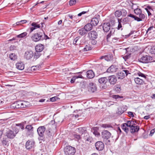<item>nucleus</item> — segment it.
I'll use <instances>...</instances> for the list:
<instances>
[{"label": "nucleus", "mask_w": 155, "mask_h": 155, "mask_svg": "<svg viewBox=\"0 0 155 155\" xmlns=\"http://www.w3.org/2000/svg\"><path fill=\"white\" fill-rule=\"evenodd\" d=\"M49 38L45 34L43 31L34 34L31 37L32 40L35 42L42 41Z\"/></svg>", "instance_id": "f257e3e1"}, {"label": "nucleus", "mask_w": 155, "mask_h": 155, "mask_svg": "<svg viewBox=\"0 0 155 155\" xmlns=\"http://www.w3.org/2000/svg\"><path fill=\"white\" fill-rule=\"evenodd\" d=\"M102 26L104 31L105 32H107L110 30V32L107 36V39H108L114 33L115 30L113 28L110 29L111 27L110 26L109 23H107V22L104 23L102 24Z\"/></svg>", "instance_id": "f03ea898"}, {"label": "nucleus", "mask_w": 155, "mask_h": 155, "mask_svg": "<svg viewBox=\"0 0 155 155\" xmlns=\"http://www.w3.org/2000/svg\"><path fill=\"white\" fill-rule=\"evenodd\" d=\"M111 136V134L107 130H104L101 133V137L103 141L107 142L108 144H110L109 138Z\"/></svg>", "instance_id": "7ed1b4c3"}, {"label": "nucleus", "mask_w": 155, "mask_h": 155, "mask_svg": "<svg viewBox=\"0 0 155 155\" xmlns=\"http://www.w3.org/2000/svg\"><path fill=\"white\" fill-rule=\"evenodd\" d=\"M64 153L66 155H74L76 152V149L70 146L66 147L64 149Z\"/></svg>", "instance_id": "20e7f679"}, {"label": "nucleus", "mask_w": 155, "mask_h": 155, "mask_svg": "<svg viewBox=\"0 0 155 155\" xmlns=\"http://www.w3.org/2000/svg\"><path fill=\"white\" fill-rule=\"evenodd\" d=\"M33 124L27 125L25 129L26 130V133L28 136L32 135L34 134V128Z\"/></svg>", "instance_id": "39448f33"}, {"label": "nucleus", "mask_w": 155, "mask_h": 155, "mask_svg": "<svg viewBox=\"0 0 155 155\" xmlns=\"http://www.w3.org/2000/svg\"><path fill=\"white\" fill-rule=\"evenodd\" d=\"M139 61L143 63H147L151 62L152 60L151 57L148 55L143 56L138 59Z\"/></svg>", "instance_id": "423d86ee"}, {"label": "nucleus", "mask_w": 155, "mask_h": 155, "mask_svg": "<svg viewBox=\"0 0 155 155\" xmlns=\"http://www.w3.org/2000/svg\"><path fill=\"white\" fill-rule=\"evenodd\" d=\"M45 130V128L44 126L39 127L37 129V132L41 140H43L44 138V133Z\"/></svg>", "instance_id": "0eeeda50"}, {"label": "nucleus", "mask_w": 155, "mask_h": 155, "mask_svg": "<svg viewBox=\"0 0 155 155\" xmlns=\"http://www.w3.org/2000/svg\"><path fill=\"white\" fill-rule=\"evenodd\" d=\"M129 71L127 70H123L117 73V77L118 79H122L125 76H127L128 74H130Z\"/></svg>", "instance_id": "6e6552de"}, {"label": "nucleus", "mask_w": 155, "mask_h": 155, "mask_svg": "<svg viewBox=\"0 0 155 155\" xmlns=\"http://www.w3.org/2000/svg\"><path fill=\"white\" fill-rule=\"evenodd\" d=\"M5 135L8 139H13L16 136L14 131L9 129H8L5 133Z\"/></svg>", "instance_id": "1a4fd4ad"}, {"label": "nucleus", "mask_w": 155, "mask_h": 155, "mask_svg": "<svg viewBox=\"0 0 155 155\" xmlns=\"http://www.w3.org/2000/svg\"><path fill=\"white\" fill-rule=\"evenodd\" d=\"M88 38L90 39H96L98 37L97 32L95 31H92L88 34Z\"/></svg>", "instance_id": "9d476101"}, {"label": "nucleus", "mask_w": 155, "mask_h": 155, "mask_svg": "<svg viewBox=\"0 0 155 155\" xmlns=\"http://www.w3.org/2000/svg\"><path fill=\"white\" fill-rule=\"evenodd\" d=\"M34 55V53L32 51L28 50L25 52L24 57L27 60H30L33 57Z\"/></svg>", "instance_id": "9b49d317"}, {"label": "nucleus", "mask_w": 155, "mask_h": 155, "mask_svg": "<svg viewBox=\"0 0 155 155\" xmlns=\"http://www.w3.org/2000/svg\"><path fill=\"white\" fill-rule=\"evenodd\" d=\"M88 90L89 91L92 93L94 92L97 90V87L96 84L93 82L89 83L88 86Z\"/></svg>", "instance_id": "f8f14e48"}, {"label": "nucleus", "mask_w": 155, "mask_h": 155, "mask_svg": "<svg viewBox=\"0 0 155 155\" xmlns=\"http://www.w3.org/2000/svg\"><path fill=\"white\" fill-rule=\"evenodd\" d=\"M26 103L24 101H18L15 103V107L16 108H25L27 107Z\"/></svg>", "instance_id": "ddd939ff"}, {"label": "nucleus", "mask_w": 155, "mask_h": 155, "mask_svg": "<svg viewBox=\"0 0 155 155\" xmlns=\"http://www.w3.org/2000/svg\"><path fill=\"white\" fill-rule=\"evenodd\" d=\"M96 149L98 151L102 150L104 148V145L102 142L98 141L95 144Z\"/></svg>", "instance_id": "4468645a"}, {"label": "nucleus", "mask_w": 155, "mask_h": 155, "mask_svg": "<svg viewBox=\"0 0 155 155\" xmlns=\"http://www.w3.org/2000/svg\"><path fill=\"white\" fill-rule=\"evenodd\" d=\"M78 131L80 134H81V137H83L84 136H87L88 134L87 133V131L85 127H80L78 129Z\"/></svg>", "instance_id": "2eb2a0df"}, {"label": "nucleus", "mask_w": 155, "mask_h": 155, "mask_svg": "<svg viewBox=\"0 0 155 155\" xmlns=\"http://www.w3.org/2000/svg\"><path fill=\"white\" fill-rule=\"evenodd\" d=\"M107 79L108 81L111 84H114L117 81L116 77L114 75L109 76Z\"/></svg>", "instance_id": "dca6fc26"}, {"label": "nucleus", "mask_w": 155, "mask_h": 155, "mask_svg": "<svg viewBox=\"0 0 155 155\" xmlns=\"http://www.w3.org/2000/svg\"><path fill=\"white\" fill-rule=\"evenodd\" d=\"M118 69V67L117 66L112 65H111L107 70V72H113L116 71Z\"/></svg>", "instance_id": "f3484780"}, {"label": "nucleus", "mask_w": 155, "mask_h": 155, "mask_svg": "<svg viewBox=\"0 0 155 155\" xmlns=\"http://www.w3.org/2000/svg\"><path fill=\"white\" fill-rule=\"evenodd\" d=\"M87 77L88 79L93 78L95 76L94 72L92 70H89L86 72Z\"/></svg>", "instance_id": "a211bd4d"}, {"label": "nucleus", "mask_w": 155, "mask_h": 155, "mask_svg": "<svg viewBox=\"0 0 155 155\" xmlns=\"http://www.w3.org/2000/svg\"><path fill=\"white\" fill-rule=\"evenodd\" d=\"M35 145V142L28 140L25 144V147L27 149H30L33 147Z\"/></svg>", "instance_id": "6ab92c4d"}, {"label": "nucleus", "mask_w": 155, "mask_h": 155, "mask_svg": "<svg viewBox=\"0 0 155 155\" xmlns=\"http://www.w3.org/2000/svg\"><path fill=\"white\" fill-rule=\"evenodd\" d=\"M140 129V127L137 125H134L132 126L130 129V131L132 133L137 132Z\"/></svg>", "instance_id": "aec40b11"}, {"label": "nucleus", "mask_w": 155, "mask_h": 155, "mask_svg": "<svg viewBox=\"0 0 155 155\" xmlns=\"http://www.w3.org/2000/svg\"><path fill=\"white\" fill-rule=\"evenodd\" d=\"M44 48V45L41 44H38L35 47V49L36 51L41 52L42 51Z\"/></svg>", "instance_id": "412c9836"}, {"label": "nucleus", "mask_w": 155, "mask_h": 155, "mask_svg": "<svg viewBox=\"0 0 155 155\" xmlns=\"http://www.w3.org/2000/svg\"><path fill=\"white\" fill-rule=\"evenodd\" d=\"M1 142L2 145L5 147L8 146L9 143V140L7 138H3Z\"/></svg>", "instance_id": "4be33fe9"}, {"label": "nucleus", "mask_w": 155, "mask_h": 155, "mask_svg": "<svg viewBox=\"0 0 155 155\" xmlns=\"http://www.w3.org/2000/svg\"><path fill=\"white\" fill-rule=\"evenodd\" d=\"M24 66L22 62H18L16 64V68L19 70H23L24 68Z\"/></svg>", "instance_id": "5701e85b"}, {"label": "nucleus", "mask_w": 155, "mask_h": 155, "mask_svg": "<svg viewBox=\"0 0 155 155\" xmlns=\"http://www.w3.org/2000/svg\"><path fill=\"white\" fill-rule=\"evenodd\" d=\"M126 110V108L123 106H120L118 108L117 113L119 115L121 114Z\"/></svg>", "instance_id": "b1692460"}, {"label": "nucleus", "mask_w": 155, "mask_h": 155, "mask_svg": "<svg viewBox=\"0 0 155 155\" xmlns=\"http://www.w3.org/2000/svg\"><path fill=\"white\" fill-rule=\"evenodd\" d=\"M84 28L87 32L90 31L92 29L93 25L91 23H88L85 25Z\"/></svg>", "instance_id": "393cba45"}, {"label": "nucleus", "mask_w": 155, "mask_h": 155, "mask_svg": "<svg viewBox=\"0 0 155 155\" xmlns=\"http://www.w3.org/2000/svg\"><path fill=\"white\" fill-rule=\"evenodd\" d=\"M83 137L85 142L88 144H89L92 140V138L90 137L88 134L87 136H84Z\"/></svg>", "instance_id": "a878e982"}, {"label": "nucleus", "mask_w": 155, "mask_h": 155, "mask_svg": "<svg viewBox=\"0 0 155 155\" xmlns=\"http://www.w3.org/2000/svg\"><path fill=\"white\" fill-rule=\"evenodd\" d=\"M135 83L138 84H143L144 82V81L139 78H136L134 79Z\"/></svg>", "instance_id": "bb28decb"}, {"label": "nucleus", "mask_w": 155, "mask_h": 155, "mask_svg": "<svg viewBox=\"0 0 155 155\" xmlns=\"http://www.w3.org/2000/svg\"><path fill=\"white\" fill-rule=\"evenodd\" d=\"M108 81V79L107 77H102L98 79L99 82L101 84H105Z\"/></svg>", "instance_id": "cd10ccee"}, {"label": "nucleus", "mask_w": 155, "mask_h": 155, "mask_svg": "<svg viewBox=\"0 0 155 155\" xmlns=\"http://www.w3.org/2000/svg\"><path fill=\"white\" fill-rule=\"evenodd\" d=\"M98 130L97 127H94L91 129V131L95 136H98L100 135L98 131Z\"/></svg>", "instance_id": "c85d7f7f"}, {"label": "nucleus", "mask_w": 155, "mask_h": 155, "mask_svg": "<svg viewBox=\"0 0 155 155\" xmlns=\"http://www.w3.org/2000/svg\"><path fill=\"white\" fill-rule=\"evenodd\" d=\"M99 22L98 19L97 18H93L91 21V24L93 26H96Z\"/></svg>", "instance_id": "c756f323"}, {"label": "nucleus", "mask_w": 155, "mask_h": 155, "mask_svg": "<svg viewBox=\"0 0 155 155\" xmlns=\"http://www.w3.org/2000/svg\"><path fill=\"white\" fill-rule=\"evenodd\" d=\"M78 33L81 35L83 36L87 33V31L84 28L80 29L78 31Z\"/></svg>", "instance_id": "7c9ffc66"}, {"label": "nucleus", "mask_w": 155, "mask_h": 155, "mask_svg": "<svg viewBox=\"0 0 155 155\" xmlns=\"http://www.w3.org/2000/svg\"><path fill=\"white\" fill-rule=\"evenodd\" d=\"M125 124H126L127 127H129L130 128L134 125H136L135 123H134V121L132 120H128Z\"/></svg>", "instance_id": "2f4dec72"}, {"label": "nucleus", "mask_w": 155, "mask_h": 155, "mask_svg": "<svg viewBox=\"0 0 155 155\" xmlns=\"http://www.w3.org/2000/svg\"><path fill=\"white\" fill-rule=\"evenodd\" d=\"M121 128L126 133H127L129 129L125 123L121 125Z\"/></svg>", "instance_id": "473e14b6"}, {"label": "nucleus", "mask_w": 155, "mask_h": 155, "mask_svg": "<svg viewBox=\"0 0 155 155\" xmlns=\"http://www.w3.org/2000/svg\"><path fill=\"white\" fill-rule=\"evenodd\" d=\"M78 78H83V77L81 75L78 76H74L71 79V83L72 84L74 83L76 79Z\"/></svg>", "instance_id": "72a5a7b5"}, {"label": "nucleus", "mask_w": 155, "mask_h": 155, "mask_svg": "<svg viewBox=\"0 0 155 155\" xmlns=\"http://www.w3.org/2000/svg\"><path fill=\"white\" fill-rule=\"evenodd\" d=\"M41 54L40 53V52L38 51H36L34 55V59L36 60L41 56Z\"/></svg>", "instance_id": "f704fd0d"}, {"label": "nucleus", "mask_w": 155, "mask_h": 155, "mask_svg": "<svg viewBox=\"0 0 155 155\" xmlns=\"http://www.w3.org/2000/svg\"><path fill=\"white\" fill-rule=\"evenodd\" d=\"M113 57L112 54H109L108 55H106L105 60L107 61H110L113 59Z\"/></svg>", "instance_id": "c9c22d12"}, {"label": "nucleus", "mask_w": 155, "mask_h": 155, "mask_svg": "<svg viewBox=\"0 0 155 155\" xmlns=\"http://www.w3.org/2000/svg\"><path fill=\"white\" fill-rule=\"evenodd\" d=\"M130 21V18L128 17L124 18L122 20V23L123 24L128 23Z\"/></svg>", "instance_id": "e433bc0d"}, {"label": "nucleus", "mask_w": 155, "mask_h": 155, "mask_svg": "<svg viewBox=\"0 0 155 155\" xmlns=\"http://www.w3.org/2000/svg\"><path fill=\"white\" fill-rule=\"evenodd\" d=\"M27 35V33L25 32L17 36L18 38H23L25 37Z\"/></svg>", "instance_id": "4c0bfd02"}, {"label": "nucleus", "mask_w": 155, "mask_h": 155, "mask_svg": "<svg viewBox=\"0 0 155 155\" xmlns=\"http://www.w3.org/2000/svg\"><path fill=\"white\" fill-rule=\"evenodd\" d=\"M9 58L11 60H15L17 59V56L15 54L11 53L9 55Z\"/></svg>", "instance_id": "58836bf2"}, {"label": "nucleus", "mask_w": 155, "mask_h": 155, "mask_svg": "<svg viewBox=\"0 0 155 155\" xmlns=\"http://www.w3.org/2000/svg\"><path fill=\"white\" fill-rule=\"evenodd\" d=\"M101 127L105 128H113V126L111 124H103L101 125Z\"/></svg>", "instance_id": "ea45409f"}, {"label": "nucleus", "mask_w": 155, "mask_h": 155, "mask_svg": "<svg viewBox=\"0 0 155 155\" xmlns=\"http://www.w3.org/2000/svg\"><path fill=\"white\" fill-rule=\"evenodd\" d=\"M80 38V37L79 36L77 37H76L74 40L73 41V43L74 44H75L76 45H77L80 44L79 42H78V40H79Z\"/></svg>", "instance_id": "a19ab883"}, {"label": "nucleus", "mask_w": 155, "mask_h": 155, "mask_svg": "<svg viewBox=\"0 0 155 155\" xmlns=\"http://www.w3.org/2000/svg\"><path fill=\"white\" fill-rule=\"evenodd\" d=\"M122 15V13L120 10H117L115 11V15L116 17H119Z\"/></svg>", "instance_id": "79ce46f5"}, {"label": "nucleus", "mask_w": 155, "mask_h": 155, "mask_svg": "<svg viewBox=\"0 0 155 155\" xmlns=\"http://www.w3.org/2000/svg\"><path fill=\"white\" fill-rule=\"evenodd\" d=\"M121 86L120 85H117L115 86V90L117 93L120 92L121 90Z\"/></svg>", "instance_id": "37998d69"}, {"label": "nucleus", "mask_w": 155, "mask_h": 155, "mask_svg": "<svg viewBox=\"0 0 155 155\" xmlns=\"http://www.w3.org/2000/svg\"><path fill=\"white\" fill-rule=\"evenodd\" d=\"M134 13L137 15H139L140 13H142L141 10L138 8L134 9Z\"/></svg>", "instance_id": "c03bdc74"}, {"label": "nucleus", "mask_w": 155, "mask_h": 155, "mask_svg": "<svg viewBox=\"0 0 155 155\" xmlns=\"http://www.w3.org/2000/svg\"><path fill=\"white\" fill-rule=\"evenodd\" d=\"M31 25L32 26L34 27L35 29L38 28H39L40 27V25L39 24H38L36 22H33L31 24Z\"/></svg>", "instance_id": "a18cd8bd"}, {"label": "nucleus", "mask_w": 155, "mask_h": 155, "mask_svg": "<svg viewBox=\"0 0 155 155\" xmlns=\"http://www.w3.org/2000/svg\"><path fill=\"white\" fill-rule=\"evenodd\" d=\"M153 28H155V27L153 25H152L151 26H150L148 29L147 30V33L148 34V33L149 34H150L151 32V31L152 30L154 31V30H153Z\"/></svg>", "instance_id": "49530a36"}, {"label": "nucleus", "mask_w": 155, "mask_h": 155, "mask_svg": "<svg viewBox=\"0 0 155 155\" xmlns=\"http://www.w3.org/2000/svg\"><path fill=\"white\" fill-rule=\"evenodd\" d=\"M115 21L114 20L111 19L110 20L109 22H107V23H109L110 26L112 27L115 24Z\"/></svg>", "instance_id": "de8ad7c7"}, {"label": "nucleus", "mask_w": 155, "mask_h": 155, "mask_svg": "<svg viewBox=\"0 0 155 155\" xmlns=\"http://www.w3.org/2000/svg\"><path fill=\"white\" fill-rule=\"evenodd\" d=\"M137 74L139 76L144 78H146V76L145 75L138 71L137 73Z\"/></svg>", "instance_id": "09e8293b"}, {"label": "nucleus", "mask_w": 155, "mask_h": 155, "mask_svg": "<svg viewBox=\"0 0 155 155\" xmlns=\"http://www.w3.org/2000/svg\"><path fill=\"white\" fill-rule=\"evenodd\" d=\"M27 21H26V20H22L20 21L17 22L16 23V24L17 25H19L21 24H22L25 23L27 22Z\"/></svg>", "instance_id": "8fccbe9b"}, {"label": "nucleus", "mask_w": 155, "mask_h": 155, "mask_svg": "<svg viewBox=\"0 0 155 155\" xmlns=\"http://www.w3.org/2000/svg\"><path fill=\"white\" fill-rule=\"evenodd\" d=\"M76 3V0H70L69 2V4L71 6L74 5Z\"/></svg>", "instance_id": "3c124183"}, {"label": "nucleus", "mask_w": 155, "mask_h": 155, "mask_svg": "<svg viewBox=\"0 0 155 155\" xmlns=\"http://www.w3.org/2000/svg\"><path fill=\"white\" fill-rule=\"evenodd\" d=\"M16 126H17L20 127V128L22 130H23L24 129V126L23 124L21 123L19 124H16Z\"/></svg>", "instance_id": "603ef678"}, {"label": "nucleus", "mask_w": 155, "mask_h": 155, "mask_svg": "<svg viewBox=\"0 0 155 155\" xmlns=\"http://www.w3.org/2000/svg\"><path fill=\"white\" fill-rule=\"evenodd\" d=\"M58 98L56 96H55L50 98V101H51L54 102L57 100Z\"/></svg>", "instance_id": "864d4df0"}, {"label": "nucleus", "mask_w": 155, "mask_h": 155, "mask_svg": "<svg viewBox=\"0 0 155 155\" xmlns=\"http://www.w3.org/2000/svg\"><path fill=\"white\" fill-rule=\"evenodd\" d=\"M74 136L76 140H78L81 139V137L79 135L74 134Z\"/></svg>", "instance_id": "5fc2aeb1"}, {"label": "nucleus", "mask_w": 155, "mask_h": 155, "mask_svg": "<svg viewBox=\"0 0 155 155\" xmlns=\"http://www.w3.org/2000/svg\"><path fill=\"white\" fill-rule=\"evenodd\" d=\"M91 49V48L88 45H86L85 48L84 49V51H87L90 50Z\"/></svg>", "instance_id": "6e6d98bb"}, {"label": "nucleus", "mask_w": 155, "mask_h": 155, "mask_svg": "<svg viewBox=\"0 0 155 155\" xmlns=\"http://www.w3.org/2000/svg\"><path fill=\"white\" fill-rule=\"evenodd\" d=\"M13 130L14 131V133L16 135L19 131V129L17 127H14Z\"/></svg>", "instance_id": "4d7b16f0"}, {"label": "nucleus", "mask_w": 155, "mask_h": 155, "mask_svg": "<svg viewBox=\"0 0 155 155\" xmlns=\"http://www.w3.org/2000/svg\"><path fill=\"white\" fill-rule=\"evenodd\" d=\"M150 51L152 54H155V45L152 47L150 49Z\"/></svg>", "instance_id": "13d9d810"}, {"label": "nucleus", "mask_w": 155, "mask_h": 155, "mask_svg": "<svg viewBox=\"0 0 155 155\" xmlns=\"http://www.w3.org/2000/svg\"><path fill=\"white\" fill-rule=\"evenodd\" d=\"M122 13V15L123 16H125L127 13L126 11L125 10H122L120 11Z\"/></svg>", "instance_id": "bf43d9fd"}, {"label": "nucleus", "mask_w": 155, "mask_h": 155, "mask_svg": "<svg viewBox=\"0 0 155 155\" xmlns=\"http://www.w3.org/2000/svg\"><path fill=\"white\" fill-rule=\"evenodd\" d=\"M139 15V18L140 19H141L142 20V19L144 18L145 17V15L144 14H142L141 13H140Z\"/></svg>", "instance_id": "052dcab7"}, {"label": "nucleus", "mask_w": 155, "mask_h": 155, "mask_svg": "<svg viewBox=\"0 0 155 155\" xmlns=\"http://www.w3.org/2000/svg\"><path fill=\"white\" fill-rule=\"evenodd\" d=\"M95 39H90L91 40V43L93 45H95L97 44V41L95 40Z\"/></svg>", "instance_id": "680f3d73"}, {"label": "nucleus", "mask_w": 155, "mask_h": 155, "mask_svg": "<svg viewBox=\"0 0 155 155\" xmlns=\"http://www.w3.org/2000/svg\"><path fill=\"white\" fill-rule=\"evenodd\" d=\"M87 12L88 11H83V12H81L79 13L78 14V16H81L83 14H84L87 13Z\"/></svg>", "instance_id": "e2e57ef3"}, {"label": "nucleus", "mask_w": 155, "mask_h": 155, "mask_svg": "<svg viewBox=\"0 0 155 155\" xmlns=\"http://www.w3.org/2000/svg\"><path fill=\"white\" fill-rule=\"evenodd\" d=\"M152 20L153 21L155 20V14L153 13L152 15H151L150 17Z\"/></svg>", "instance_id": "0e129e2a"}, {"label": "nucleus", "mask_w": 155, "mask_h": 155, "mask_svg": "<svg viewBox=\"0 0 155 155\" xmlns=\"http://www.w3.org/2000/svg\"><path fill=\"white\" fill-rule=\"evenodd\" d=\"M134 19L135 20H136L138 21H142V20L141 19H140V18L136 17V16H135L134 17Z\"/></svg>", "instance_id": "69168bd1"}, {"label": "nucleus", "mask_w": 155, "mask_h": 155, "mask_svg": "<svg viewBox=\"0 0 155 155\" xmlns=\"http://www.w3.org/2000/svg\"><path fill=\"white\" fill-rule=\"evenodd\" d=\"M155 132V128L154 129H153L151 130V131L150 132V134H149V135L150 136H152V135Z\"/></svg>", "instance_id": "338daca9"}, {"label": "nucleus", "mask_w": 155, "mask_h": 155, "mask_svg": "<svg viewBox=\"0 0 155 155\" xmlns=\"http://www.w3.org/2000/svg\"><path fill=\"white\" fill-rule=\"evenodd\" d=\"M127 113L130 116V117H134L133 112L131 111H129Z\"/></svg>", "instance_id": "774afa93"}]
</instances>
